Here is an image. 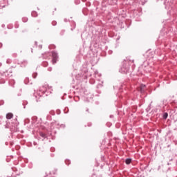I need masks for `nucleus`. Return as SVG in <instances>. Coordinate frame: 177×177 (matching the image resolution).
I'll use <instances>...</instances> for the list:
<instances>
[{
	"label": "nucleus",
	"mask_w": 177,
	"mask_h": 177,
	"mask_svg": "<svg viewBox=\"0 0 177 177\" xmlns=\"http://www.w3.org/2000/svg\"><path fill=\"white\" fill-rule=\"evenodd\" d=\"M6 118L7 120H11V118H13V113H7Z\"/></svg>",
	"instance_id": "f257e3e1"
},
{
	"label": "nucleus",
	"mask_w": 177,
	"mask_h": 177,
	"mask_svg": "<svg viewBox=\"0 0 177 177\" xmlns=\"http://www.w3.org/2000/svg\"><path fill=\"white\" fill-rule=\"evenodd\" d=\"M145 87H146L145 85L142 84V85L140 86V92H143V90L145 89Z\"/></svg>",
	"instance_id": "f03ea898"
},
{
	"label": "nucleus",
	"mask_w": 177,
	"mask_h": 177,
	"mask_svg": "<svg viewBox=\"0 0 177 177\" xmlns=\"http://www.w3.org/2000/svg\"><path fill=\"white\" fill-rule=\"evenodd\" d=\"M53 58H57V53H52Z\"/></svg>",
	"instance_id": "7ed1b4c3"
},
{
	"label": "nucleus",
	"mask_w": 177,
	"mask_h": 177,
	"mask_svg": "<svg viewBox=\"0 0 177 177\" xmlns=\"http://www.w3.org/2000/svg\"><path fill=\"white\" fill-rule=\"evenodd\" d=\"M132 162V159H127L126 164L129 165Z\"/></svg>",
	"instance_id": "20e7f679"
},
{
	"label": "nucleus",
	"mask_w": 177,
	"mask_h": 177,
	"mask_svg": "<svg viewBox=\"0 0 177 177\" xmlns=\"http://www.w3.org/2000/svg\"><path fill=\"white\" fill-rule=\"evenodd\" d=\"M163 118L165 120H167V118H168V113H165L163 115Z\"/></svg>",
	"instance_id": "39448f33"
},
{
	"label": "nucleus",
	"mask_w": 177,
	"mask_h": 177,
	"mask_svg": "<svg viewBox=\"0 0 177 177\" xmlns=\"http://www.w3.org/2000/svg\"><path fill=\"white\" fill-rule=\"evenodd\" d=\"M32 16H33V17H37V16H38V15H37V12L34 11L32 12Z\"/></svg>",
	"instance_id": "423d86ee"
},
{
	"label": "nucleus",
	"mask_w": 177,
	"mask_h": 177,
	"mask_svg": "<svg viewBox=\"0 0 177 177\" xmlns=\"http://www.w3.org/2000/svg\"><path fill=\"white\" fill-rule=\"evenodd\" d=\"M52 62H53V64H56V62H57V58H53Z\"/></svg>",
	"instance_id": "0eeeda50"
},
{
	"label": "nucleus",
	"mask_w": 177,
	"mask_h": 177,
	"mask_svg": "<svg viewBox=\"0 0 177 177\" xmlns=\"http://www.w3.org/2000/svg\"><path fill=\"white\" fill-rule=\"evenodd\" d=\"M41 136H44V135H41Z\"/></svg>",
	"instance_id": "6e6552de"
}]
</instances>
